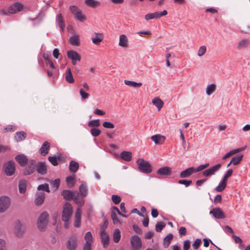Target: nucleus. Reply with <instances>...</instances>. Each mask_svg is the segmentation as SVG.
Returning a JSON list of instances; mask_svg holds the SVG:
<instances>
[{
	"label": "nucleus",
	"instance_id": "obj_34",
	"mask_svg": "<svg viewBox=\"0 0 250 250\" xmlns=\"http://www.w3.org/2000/svg\"><path fill=\"white\" fill-rule=\"evenodd\" d=\"M69 170L74 173H76L79 168V165L78 162L71 161L69 164Z\"/></svg>",
	"mask_w": 250,
	"mask_h": 250
},
{
	"label": "nucleus",
	"instance_id": "obj_45",
	"mask_svg": "<svg viewBox=\"0 0 250 250\" xmlns=\"http://www.w3.org/2000/svg\"><path fill=\"white\" fill-rule=\"evenodd\" d=\"M100 123L99 120H93L89 121L88 123V125L92 128L98 127L100 126Z\"/></svg>",
	"mask_w": 250,
	"mask_h": 250
},
{
	"label": "nucleus",
	"instance_id": "obj_1",
	"mask_svg": "<svg viewBox=\"0 0 250 250\" xmlns=\"http://www.w3.org/2000/svg\"><path fill=\"white\" fill-rule=\"evenodd\" d=\"M73 210L71 205L66 202L63 206V210L62 214V219L65 223V227L67 228L66 223L69 221L72 214Z\"/></svg>",
	"mask_w": 250,
	"mask_h": 250
},
{
	"label": "nucleus",
	"instance_id": "obj_27",
	"mask_svg": "<svg viewBox=\"0 0 250 250\" xmlns=\"http://www.w3.org/2000/svg\"><path fill=\"white\" fill-rule=\"evenodd\" d=\"M56 22L57 25L61 29V32H63L64 29L65 24L62 14H59L57 16L56 18Z\"/></svg>",
	"mask_w": 250,
	"mask_h": 250
},
{
	"label": "nucleus",
	"instance_id": "obj_53",
	"mask_svg": "<svg viewBox=\"0 0 250 250\" xmlns=\"http://www.w3.org/2000/svg\"><path fill=\"white\" fill-rule=\"evenodd\" d=\"M90 133L94 137L98 136L101 133V130L96 128H92L90 129Z\"/></svg>",
	"mask_w": 250,
	"mask_h": 250
},
{
	"label": "nucleus",
	"instance_id": "obj_7",
	"mask_svg": "<svg viewBox=\"0 0 250 250\" xmlns=\"http://www.w3.org/2000/svg\"><path fill=\"white\" fill-rule=\"evenodd\" d=\"M68 250H76L78 246V238L76 235H71L66 243Z\"/></svg>",
	"mask_w": 250,
	"mask_h": 250
},
{
	"label": "nucleus",
	"instance_id": "obj_15",
	"mask_svg": "<svg viewBox=\"0 0 250 250\" xmlns=\"http://www.w3.org/2000/svg\"><path fill=\"white\" fill-rule=\"evenodd\" d=\"M67 57L69 59L72 60L73 65L76 64L77 61H80L81 57L79 54L74 50H69L67 52Z\"/></svg>",
	"mask_w": 250,
	"mask_h": 250
},
{
	"label": "nucleus",
	"instance_id": "obj_35",
	"mask_svg": "<svg viewBox=\"0 0 250 250\" xmlns=\"http://www.w3.org/2000/svg\"><path fill=\"white\" fill-rule=\"evenodd\" d=\"M65 79L66 81L70 83H73L75 81L70 68L66 71Z\"/></svg>",
	"mask_w": 250,
	"mask_h": 250
},
{
	"label": "nucleus",
	"instance_id": "obj_26",
	"mask_svg": "<svg viewBox=\"0 0 250 250\" xmlns=\"http://www.w3.org/2000/svg\"><path fill=\"white\" fill-rule=\"evenodd\" d=\"M100 237L102 243L104 248H107L109 244V238L108 235L105 232L103 231L100 232Z\"/></svg>",
	"mask_w": 250,
	"mask_h": 250
},
{
	"label": "nucleus",
	"instance_id": "obj_58",
	"mask_svg": "<svg viewBox=\"0 0 250 250\" xmlns=\"http://www.w3.org/2000/svg\"><path fill=\"white\" fill-rule=\"evenodd\" d=\"M201 243V240L200 239H196L192 244L193 248L195 250H197Z\"/></svg>",
	"mask_w": 250,
	"mask_h": 250
},
{
	"label": "nucleus",
	"instance_id": "obj_32",
	"mask_svg": "<svg viewBox=\"0 0 250 250\" xmlns=\"http://www.w3.org/2000/svg\"><path fill=\"white\" fill-rule=\"evenodd\" d=\"M152 104L160 110L164 105L163 101L159 97H155L152 100Z\"/></svg>",
	"mask_w": 250,
	"mask_h": 250
},
{
	"label": "nucleus",
	"instance_id": "obj_61",
	"mask_svg": "<svg viewBox=\"0 0 250 250\" xmlns=\"http://www.w3.org/2000/svg\"><path fill=\"white\" fill-rule=\"evenodd\" d=\"M179 233L181 237L185 235L187 233V229L185 227H181L179 229Z\"/></svg>",
	"mask_w": 250,
	"mask_h": 250
},
{
	"label": "nucleus",
	"instance_id": "obj_14",
	"mask_svg": "<svg viewBox=\"0 0 250 250\" xmlns=\"http://www.w3.org/2000/svg\"><path fill=\"white\" fill-rule=\"evenodd\" d=\"M10 199L7 196H2L0 198V212L5 211L9 207Z\"/></svg>",
	"mask_w": 250,
	"mask_h": 250
},
{
	"label": "nucleus",
	"instance_id": "obj_46",
	"mask_svg": "<svg viewBox=\"0 0 250 250\" xmlns=\"http://www.w3.org/2000/svg\"><path fill=\"white\" fill-rule=\"evenodd\" d=\"M126 85L133 87H139L142 85V83H137L134 81H126L125 82Z\"/></svg>",
	"mask_w": 250,
	"mask_h": 250
},
{
	"label": "nucleus",
	"instance_id": "obj_25",
	"mask_svg": "<svg viewBox=\"0 0 250 250\" xmlns=\"http://www.w3.org/2000/svg\"><path fill=\"white\" fill-rule=\"evenodd\" d=\"M22 225L19 220L15 222L14 232L17 236L21 237L23 234V231L21 230Z\"/></svg>",
	"mask_w": 250,
	"mask_h": 250
},
{
	"label": "nucleus",
	"instance_id": "obj_28",
	"mask_svg": "<svg viewBox=\"0 0 250 250\" xmlns=\"http://www.w3.org/2000/svg\"><path fill=\"white\" fill-rule=\"evenodd\" d=\"M151 139L154 141L156 144H162L165 141L166 137L164 136L158 134L152 136Z\"/></svg>",
	"mask_w": 250,
	"mask_h": 250
},
{
	"label": "nucleus",
	"instance_id": "obj_5",
	"mask_svg": "<svg viewBox=\"0 0 250 250\" xmlns=\"http://www.w3.org/2000/svg\"><path fill=\"white\" fill-rule=\"evenodd\" d=\"M36 161L33 159H30L25 166L23 174L25 176L30 175L33 174L36 168Z\"/></svg>",
	"mask_w": 250,
	"mask_h": 250
},
{
	"label": "nucleus",
	"instance_id": "obj_21",
	"mask_svg": "<svg viewBox=\"0 0 250 250\" xmlns=\"http://www.w3.org/2000/svg\"><path fill=\"white\" fill-rule=\"evenodd\" d=\"M194 173H196L194 170V167H190L182 171L180 173L179 176L181 178H188Z\"/></svg>",
	"mask_w": 250,
	"mask_h": 250
},
{
	"label": "nucleus",
	"instance_id": "obj_33",
	"mask_svg": "<svg viewBox=\"0 0 250 250\" xmlns=\"http://www.w3.org/2000/svg\"><path fill=\"white\" fill-rule=\"evenodd\" d=\"M69 42L72 45L79 46L80 45L79 37L76 35L72 36L69 38Z\"/></svg>",
	"mask_w": 250,
	"mask_h": 250
},
{
	"label": "nucleus",
	"instance_id": "obj_38",
	"mask_svg": "<svg viewBox=\"0 0 250 250\" xmlns=\"http://www.w3.org/2000/svg\"><path fill=\"white\" fill-rule=\"evenodd\" d=\"M243 155H237L232 157L231 160V162L234 165H237L241 162L243 158Z\"/></svg>",
	"mask_w": 250,
	"mask_h": 250
},
{
	"label": "nucleus",
	"instance_id": "obj_24",
	"mask_svg": "<svg viewBox=\"0 0 250 250\" xmlns=\"http://www.w3.org/2000/svg\"><path fill=\"white\" fill-rule=\"evenodd\" d=\"M45 197V193L43 192L42 191L37 192L35 200L36 205L40 206L42 204L44 201Z\"/></svg>",
	"mask_w": 250,
	"mask_h": 250
},
{
	"label": "nucleus",
	"instance_id": "obj_60",
	"mask_svg": "<svg viewBox=\"0 0 250 250\" xmlns=\"http://www.w3.org/2000/svg\"><path fill=\"white\" fill-rule=\"evenodd\" d=\"M119 44L123 47H125V35L123 34L120 36Z\"/></svg>",
	"mask_w": 250,
	"mask_h": 250
},
{
	"label": "nucleus",
	"instance_id": "obj_22",
	"mask_svg": "<svg viewBox=\"0 0 250 250\" xmlns=\"http://www.w3.org/2000/svg\"><path fill=\"white\" fill-rule=\"evenodd\" d=\"M23 5L20 2H16L9 8V12L10 13L14 14L17 12L20 11L22 10Z\"/></svg>",
	"mask_w": 250,
	"mask_h": 250
},
{
	"label": "nucleus",
	"instance_id": "obj_6",
	"mask_svg": "<svg viewBox=\"0 0 250 250\" xmlns=\"http://www.w3.org/2000/svg\"><path fill=\"white\" fill-rule=\"evenodd\" d=\"M3 170L5 174L8 176H12L15 172V163L12 160L8 161L5 163L3 166Z\"/></svg>",
	"mask_w": 250,
	"mask_h": 250
},
{
	"label": "nucleus",
	"instance_id": "obj_17",
	"mask_svg": "<svg viewBox=\"0 0 250 250\" xmlns=\"http://www.w3.org/2000/svg\"><path fill=\"white\" fill-rule=\"evenodd\" d=\"M210 213L212 214L215 218L218 219H224L226 217L225 214L219 208H213L210 211Z\"/></svg>",
	"mask_w": 250,
	"mask_h": 250
},
{
	"label": "nucleus",
	"instance_id": "obj_49",
	"mask_svg": "<svg viewBox=\"0 0 250 250\" xmlns=\"http://www.w3.org/2000/svg\"><path fill=\"white\" fill-rule=\"evenodd\" d=\"M38 190H43L46 191L47 192H49L50 190L49 188V186L47 184H42L38 186L37 188Z\"/></svg>",
	"mask_w": 250,
	"mask_h": 250
},
{
	"label": "nucleus",
	"instance_id": "obj_39",
	"mask_svg": "<svg viewBox=\"0 0 250 250\" xmlns=\"http://www.w3.org/2000/svg\"><path fill=\"white\" fill-rule=\"evenodd\" d=\"M121 238L120 231L119 229H115L114 233L113 239L115 243H118L120 241Z\"/></svg>",
	"mask_w": 250,
	"mask_h": 250
},
{
	"label": "nucleus",
	"instance_id": "obj_30",
	"mask_svg": "<svg viewBox=\"0 0 250 250\" xmlns=\"http://www.w3.org/2000/svg\"><path fill=\"white\" fill-rule=\"evenodd\" d=\"M26 137V134L24 131L17 132L15 135V140L17 142H21L25 139Z\"/></svg>",
	"mask_w": 250,
	"mask_h": 250
},
{
	"label": "nucleus",
	"instance_id": "obj_55",
	"mask_svg": "<svg viewBox=\"0 0 250 250\" xmlns=\"http://www.w3.org/2000/svg\"><path fill=\"white\" fill-rule=\"evenodd\" d=\"M209 164L208 163H206L204 165H201L198 166L197 168H195L194 170L195 171V172H197L199 171H200L203 169H205V168H207L209 166Z\"/></svg>",
	"mask_w": 250,
	"mask_h": 250
},
{
	"label": "nucleus",
	"instance_id": "obj_62",
	"mask_svg": "<svg viewBox=\"0 0 250 250\" xmlns=\"http://www.w3.org/2000/svg\"><path fill=\"white\" fill-rule=\"evenodd\" d=\"M133 229L136 233L139 234H142V232H143L142 229L138 226L136 225H133Z\"/></svg>",
	"mask_w": 250,
	"mask_h": 250
},
{
	"label": "nucleus",
	"instance_id": "obj_59",
	"mask_svg": "<svg viewBox=\"0 0 250 250\" xmlns=\"http://www.w3.org/2000/svg\"><path fill=\"white\" fill-rule=\"evenodd\" d=\"M103 125L104 128H106L112 129L114 127V125L112 123L108 122H104Z\"/></svg>",
	"mask_w": 250,
	"mask_h": 250
},
{
	"label": "nucleus",
	"instance_id": "obj_63",
	"mask_svg": "<svg viewBox=\"0 0 250 250\" xmlns=\"http://www.w3.org/2000/svg\"><path fill=\"white\" fill-rule=\"evenodd\" d=\"M108 222L107 220H105L104 223L100 227V232H105V229L108 226Z\"/></svg>",
	"mask_w": 250,
	"mask_h": 250
},
{
	"label": "nucleus",
	"instance_id": "obj_16",
	"mask_svg": "<svg viewBox=\"0 0 250 250\" xmlns=\"http://www.w3.org/2000/svg\"><path fill=\"white\" fill-rule=\"evenodd\" d=\"M82 210L80 208H77L75 213L74 226L80 228L81 225V216Z\"/></svg>",
	"mask_w": 250,
	"mask_h": 250
},
{
	"label": "nucleus",
	"instance_id": "obj_41",
	"mask_svg": "<svg viewBox=\"0 0 250 250\" xmlns=\"http://www.w3.org/2000/svg\"><path fill=\"white\" fill-rule=\"evenodd\" d=\"M216 89V85L215 84H209L206 88V93L208 95H210Z\"/></svg>",
	"mask_w": 250,
	"mask_h": 250
},
{
	"label": "nucleus",
	"instance_id": "obj_9",
	"mask_svg": "<svg viewBox=\"0 0 250 250\" xmlns=\"http://www.w3.org/2000/svg\"><path fill=\"white\" fill-rule=\"evenodd\" d=\"M130 243L132 250H140L142 246L141 239L137 235L132 236Z\"/></svg>",
	"mask_w": 250,
	"mask_h": 250
},
{
	"label": "nucleus",
	"instance_id": "obj_48",
	"mask_svg": "<svg viewBox=\"0 0 250 250\" xmlns=\"http://www.w3.org/2000/svg\"><path fill=\"white\" fill-rule=\"evenodd\" d=\"M227 187L226 184L220 182L219 185L215 188V189L217 192H222Z\"/></svg>",
	"mask_w": 250,
	"mask_h": 250
},
{
	"label": "nucleus",
	"instance_id": "obj_29",
	"mask_svg": "<svg viewBox=\"0 0 250 250\" xmlns=\"http://www.w3.org/2000/svg\"><path fill=\"white\" fill-rule=\"evenodd\" d=\"M173 238V235L172 233L168 234L163 239V246L165 248L169 247L171 241Z\"/></svg>",
	"mask_w": 250,
	"mask_h": 250
},
{
	"label": "nucleus",
	"instance_id": "obj_52",
	"mask_svg": "<svg viewBox=\"0 0 250 250\" xmlns=\"http://www.w3.org/2000/svg\"><path fill=\"white\" fill-rule=\"evenodd\" d=\"M78 197L79 196L75 197L73 200H74L76 204H77L78 205V206L79 207V208H80L83 205L84 201L83 198H82L81 197V199H79Z\"/></svg>",
	"mask_w": 250,
	"mask_h": 250
},
{
	"label": "nucleus",
	"instance_id": "obj_47",
	"mask_svg": "<svg viewBox=\"0 0 250 250\" xmlns=\"http://www.w3.org/2000/svg\"><path fill=\"white\" fill-rule=\"evenodd\" d=\"M19 192L23 194L25 192L26 189V184L25 182H21L19 184Z\"/></svg>",
	"mask_w": 250,
	"mask_h": 250
},
{
	"label": "nucleus",
	"instance_id": "obj_44",
	"mask_svg": "<svg viewBox=\"0 0 250 250\" xmlns=\"http://www.w3.org/2000/svg\"><path fill=\"white\" fill-rule=\"evenodd\" d=\"M66 183L69 188H72L75 185L74 178L69 176L66 178Z\"/></svg>",
	"mask_w": 250,
	"mask_h": 250
},
{
	"label": "nucleus",
	"instance_id": "obj_57",
	"mask_svg": "<svg viewBox=\"0 0 250 250\" xmlns=\"http://www.w3.org/2000/svg\"><path fill=\"white\" fill-rule=\"evenodd\" d=\"M111 198H112V200L113 202L115 204H119L121 200L120 196L117 195H113L112 196Z\"/></svg>",
	"mask_w": 250,
	"mask_h": 250
},
{
	"label": "nucleus",
	"instance_id": "obj_18",
	"mask_svg": "<svg viewBox=\"0 0 250 250\" xmlns=\"http://www.w3.org/2000/svg\"><path fill=\"white\" fill-rule=\"evenodd\" d=\"M15 160L19 165L22 167H25L29 161L27 157L24 154H19L15 157Z\"/></svg>",
	"mask_w": 250,
	"mask_h": 250
},
{
	"label": "nucleus",
	"instance_id": "obj_54",
	"mask_svg": "<svg viewBox=\"0 0 250 250\" xmlns=\"http://www.w3.org/2000/svg\"><path fill=\"white\" fill-rule=\"evenodd\" d=\"M206 51H207L206 47L204 45L201 46L198 50V55L199 57L203 56L206 52Z\"/></svg>",
	"mask_w": 250,
	"mask_h": 250
},
{
	"label": "nucleus",
	"instance_id": "obj_10",
	"mask_svg": "<svg viewBox=\"0 0 250 250\" xmlns=\"http://www.w3.org/2000/svg\"><path fill=\"white\" fill-rule=\"evenodd\" d=\"M61 195L65 200H73L75 197L79 196V193L77 191H71L70 190L64 189L62 191Z\"/></svg>",
	"mask_w": 250,
	"mask_h": 250
},
{
	"label": "nucleus",
	"instance_id": "obj_64",
	"mask_svg": "<svg viewBox=\"0 0 250 250\" xmlns=\"http://www.w3.org/2000/svg\"><path fill=\"white\" fill-rule=\"evenodd\" d=\"M190 246V242L188 240H186L184 242L183 250H188Z\"/></svg>",
	"mask_w": 250,
	"mask_h": 250
},
{
	"label": "nucleus",
	"instance_id": "obj_36",
	"mask_svg": "<svg viewBox=\"0 0 250 250\" xmlns=\"http://www.w3.org/2000/svg\"><path fill=\"white\" fill-rule=\"evenodd\" d=\"M96 36L92 37V41L93 43L98 44L100 43L103 40V34L100 33H95Z\"/></svg>",
	"mask_w": 250,
	"mask_h": 250
},
{
	"label": "nucleus",
	"instance_id": "obj_56",
	"mask_svg": "<svg viewBox=\"0 0 250 250\" xmlns=\"http://www.w3.org/2000/svg\"><path fill=\"white\" fill-rule=\"evenodd\" d=\"M80 94L81 96L82 99L84 100L88 98L89 95L87 93L85 92L83 88H81L80 90Z\"/></svg>",
	"mask_w": 250,
	"mask_h": 250
},
{
	"label": "nucleus",
	"instance_id": "obj_4",
	"mask_svg": "<svg viewBox=\"0 0 250 250\" xmlns=\"http://www.w3.org/2000/svg\"><path fill=\"white\" fill-rule=\"evenodd\" d=\"M48 222V214L45 211L42 213L39 216L38 221V228L41 231H43Z\"/></svg>",
	"mask_w": 250,
	"mask_h": 250
},
{
	"label": "nucleus",
	"instance_id": "obj_11",
	"mask_svg": "<svg viewBox=\"0 0 250 250\" xmlns=\"http://www.w3.org/2000/svg\"><path fill=\"white\" fill-rule=\"evenodd\" d=\"M222 167L221 164H218L210 168L204 170L202 172V174L205 177H209L214 175L216 172L219 171Z\"/></svg>",
	"mask_w": 250,
	"mask_h": 250
},
{
	"label": "nucleus",
	"instance_id": "obj_8",
	"mask_svg": "<svg viewBox=\"0 0 250 250\" xmlns=\"http://www.w3.org/2000/svg\"><path fill=\"white\" fill-rule=\"evenodd\" d=\"M118 215L120 216L125 217V214L122 213L119 208L115 206L113 207L112 211L111 213V218L114 224H120L121 221L120 219L118 217Z\"/></svg>",
	"mask_w": 250,
	"mask_h": 250
},
{
	"label": "nucleus",
	"instance_id": "obj_31",
	"mask_svg": "<svg viewBox=\"0 0 250 250\" xmlns=\"http://www.w3.org/2000/svg\"><path fill=\"white\" fill-rule=\"evenodd\" d=\"M84 240L86 242L83 246H92L91 244L93 242V237L90 231H88L85 233Z\"/></svg>",
	"mask_w": 250,
	"mask_h": 250
},
{
	"label": "nucleus",
	"instance_id": "obj_23",
	"mask_svg": "<svg viewBox=\"0 0 250 250\" xmlns=\"http://www.w3.org/2000/svg\"><path fill=\"white\" fill-rule=\"evenodd\" d=\"M50 144L47 141H45L42 144L41 147L39 150L40 153L42 156H45L47 154H48V151L50 149Z\"/></svg>",
	"mask_w": 250,
	"mask_h": 250
},
{
	"label": "nucleus",
	"instance_id": "obj_50",
	"mask_svg": "<svg viewBox=\"0 0 250 250\" xmlns=\"http://www.w3.org/2000/svg\"><path fill=\"white\" fill-rule=\"evenodd\" d=\"M192 181L189 180H188L186 179H181L178 181V183L181 185H184L186 187H189L192 184Z\"/></svg>",
	"mask_w": 250,
	"mask_h": 250
},
{
	"label": "nucleus",
	"instance_id": "obj_20",
	"mask_svg": "<svg viewBox=\"0 0 250 250\" xmlns=\"http://www.w3.org/2000/svg\"><path fill=\"white\" fill-rule=\"evenodd\" d=\"M80 192L79 196L82 198H84L87 195L88 188L85 182L82 181L79 188Z\"/></svg>",
	"mask_w": 250,
	"mask_h": 250
},
{
	"label": "nucleus",
	"instance_id": "obj_13",
	"mask_svg": "<svg viewBox=\"0 0 250 250\" xmlns=\"http://www.w3.org/2000/svg\"><path fill=\"white\" fill-rule=\"evenodd\" d=\"M36 171L41 175H44L47 173V167L45 162L40 161L36 163Z\"/></svg>",
	"mask_w": 250,
	"mask_h": 250
},
{
	"label": "nucleus",
	"instance_id": "obj_12",
	"mask_svg": "<svg viewBox=\"0 0 250 250\" xmlns=\"http://www.w3.org/2000/svg\"><path fill=\"white\" fill-rule=\"evenodd\" d=\"M167 14V11L166 10H164L161 12H156L153 13H148L145 16V19L146 21L149 20L155 19H158L162 17V16H166Z\"/></svg>",
	"mask_w": 250,
	"mask_h": 250
},
{
	"label": "nucleus",
	"instance_id": "obj_37",
	"mask_svg": "<svg viewBox=\"0 0 250 250\" xmlns=\"http://www.w3.org/2000/svg\"><path fill=\"white\" fill-rule=\"evenodd\" d=\"M85 4L88 7L95 8L100 4V2L95 0H85Z\"/></svg>",
	"mask_w": 250,
	"mask_h": 250
},
{
	"label": "nucleus",
	"instance_id": "obj_51",
	"mask_svg": "<svg viewBox=\"0 0 250 250\" xmlns=\"http://www.w3.org/2000/svg\"><path fill=\"white\" fill-rule=\"evenodd\" d=\"M60 185V180L59 179H56L52 181L51 183V185L52 186L53 188H54V190L55 191H56Z\"/></svg>",
	"mask_w": 250,
	"mask_h": 250
},
{
	"label": "nucleus",
	"instance_id": "obj_40",
	"mask_svg": "<svg viewBox=\"0 0 250 250\" xmlns=\"http://www.w3.org/2000/svg\"><path fill=\"white\" fill-rule=\"evenodd\" d=\"M60 157V155L59 154L57 157L56 156H49L48 158V160L52 164V165L54 166H57L58 165V160H59Z\"/></svg>",
	"mask_w": 250,
	"mask_h": 250
},
{
	"label": "nucleus",
	"instance_id": "obj_43",
	"mask_svg": "<svg viewBox=\"0 0 250 250\" xmlns=\"http://www.w3.org/2000/svg\"><path fill=\"white\" fill-rule=\"evenodd\" d=\"M165 226L166 224L164 222H158L155 225V230L158 232H160Z\"/></svg>",
	"mask_w": 250,
	"mask_h": 250
},
{
	"label": "nucleus",
	"instance_id": "obj_42",
	"mask_svg": "<svg viewBox=\"0 0 250 250\" xmlns=\"http://www.w3.org/2000/svg\"><path fill=\"white\" fill-rule=\"evenodd\" d=\"M249 43L248 39H243L240 41L238 44V48L239 49L245 48L247 47Z\"/></svg>",
	"mask_w": 250,
	"mask_h": 250
},
{
	"label": "nucleus",
	"instance_id": "obj_2",
	"mask_svg": "<svg viewBox=\"0 0 250 250\" xmlns=\"http://www.w3.org/2000/svg\"><path fill=\"white\" fill-rule=\"evenodd\" d=\"M137 164L140 172L145 174H149L152 172V167L148 161L139 158L137 161Z\"/></svg>",
	"mask_w": 250,
	"mask_h": 250
},
{
	"label": "nucleus",
	"instance_id": "obj_3",
	"mask_svg": "<svg viewBox=\"0 0 250 250\" xmlns=\"http://www.w3.org/2000/svg\"><path fill=\"white\" fill-rule=\"evenodd\" d=\"M69 10L74 15L75 19L79 21L83 22L86 20V17L78 6L71 5L69 7Z\"/></svg>",
	"mask_w": 250,
	"mask_h": 250
},
{
	"label": "nucleus",
	"instance_id": "obj_19",
	"mask_svg": "<svg viewBox=\"0 0 250 250\" xmlns=\"http://www.w3.org/2000/svg\"><path fill=\"white\" fill-rule=\"evenodd\" d=\"M171 173V168L169 167H162L157 171V174L159 176H167L170 175Z\"/></svg>",
	"mask_w": 250,
	"mask_h": 250
}]
</instances>
